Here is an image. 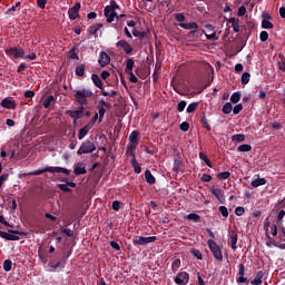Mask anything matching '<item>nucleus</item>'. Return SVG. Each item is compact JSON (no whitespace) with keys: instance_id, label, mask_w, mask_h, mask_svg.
Here are the masks:
<instances>
[{"instance_id":"nucleus-19","label":"nucleus","mask_w":285,"mask_h":285,"mask_svg":"<svg viewBox=\"0 0 285 285\" xmlns=\"http://www.w3.org/2000/svg\"><path fill=\"white\" fill-rule=\"evenodd\" d=\"M264 278V272L259 271L255 278L252 281V285H262V279Z\"/></svg>"},{"instance_id":"nucleus-39","label":"nucleus","mask_w":285,"mask_h":285,"mask_svg":"<svg viewBox=\"0 0 285 285\" xmlns=\"http://www.w3.org/2000/svg\"><path fill=\"white\" fill-rule=\"evenodd\" d=\"M3 269L9 273V271H12V261H4L3 263Z\"/></svg>"},{"instance_id":"nucleus-29","label":"nucleus","mask_w":285,"mask_h":285,"mask_svg":"<svg viewBox=\"0 0 285 285\" xmlns=\"http://www.w3.org/2000/svg\"><path fill=\"white\" fill-rule=\"evenodd\" d=\"M199 159L205 161L206 166L209 168H213V164H210V159H208V156H206L204 153H199Z\"/></svg>"},{"instance_id":"nucleus-4","label":"nucleus","mask_w":285,"mask_h":285,"mask_svg":"<svg viewBox=\"0 0 285 285\" xmlns=\"http://www.w3.org/2000/svg\"><path fill=\"white\" fill-rule=\"evenodd\" d=\"M95 150H97V146L95 145V142L91 140H85L80 145L77 155H90V153H95Z\"/></svg>"},{"instance_id":"nucleus-38","label":"nucleus","mask_w":285,"mask_h":285,"mask_svg":"<svg viewBox=\"0 0 285 285\" xmlns=\"http://www.w3.org/2000/svg\"><path fill=\"white\" fill-rule=\"evenodd\" d=\"M244 139H246V136H244V135H242V134H237V135L232 136V140H233V141H239V142H242V141H244Z\"/></svg>"},{"instance_id":"nucleus-49","label":"nucleus","mask_w":285,"mask_h":285,"mask_svg":"<svg viewBox=\"0 0 285 285\" xmlns=\"http://www.w3.org/2000/svg\"><path fill=\"white\" fill-rule=\"evenodd\" d=\"M244 213H246L244 207H236L235 215H237V217H242V215H244Z\"/></svg>"},{"instance_id":"nucleus-51","label":"nucleus","mask_w":285,"mask_h":285,"mask_svg":"<svg viewBox=\"0 0 285 285\" xmlns=\"http://www.w3.org/2000/svg\"><path fill=\"white\" fill-rule=\"evenodd\" d=\"M238 275L239 277L246 275V267L244 266V264H240L238 266Z\"/></svg>"},{"instance_id":"nucleus-26","label":"nucleus","mask_w":285,"mask_h":285,"mask_svg":"<svg viewBox=\"0 0 285 285\" xmlns=\"http://www.w3.org/2000/svg\"><path fill=\"white\" fill-rule=\"evenodd\" d=\"M230 248L232 250H237V234H232L230 236Z\"/></svg>"},{"instance_id":"nucleus-42","label":"nucleus","mask_w":285,"mask_h":285,"mask_svg":"<svg viewBox=\"0 0 285 285\" xmlns=\"http://www.w3.org/2000/svg\"><path fill=\"white\" fill-rule=\"evenodd\" d=\"M69 57H70V59L79 60V55L77 53L76 49H70Z\"/></svg>"},{"instance_id":"nucleus-12","label":"nucleus","mask_w":285,"mask_h":285,"mask_svg":"<svg viewBox=\"0 0 285 285\" xmlns=\"http://www.w3.org/2000/svg\"><path fill=\"white\" fill-rule=\"evenodd\" d=\"M116 46H117V48L124 49L126 55H130V52H132V46H130V43H128V41H126V40L118 41L116 43Z\"/></svg>"},{"instance_id":"nucleus-59","label":"nucleus","mask_w":285,"mask_h":285,"mask_svg":"<svg viewBox=\"0 0 285 285\" xmlns=\"http://www.w3.org/2000/svg\"><path fill=\"white\" fill-rule=\"evenodd\" d=\"M99 28H101L99 24L90 27V35H97Z\"/></svg>"},{"instance_id":"nucleus-27","label":"nucleus","mask_w":285,"mask_h":285,"mask_svg":"<svg viewBox=\"0 0 285 285\" xmlns=\"http://www.w3.org/2000/svg\"><path fill=\"white\" fill-rule=\"evenodd\" d=\"M223 112L224 115H230L233 112V105L230 102H226L223 106Z\"/></svg>"},{"instance_id":"nucleus-13","label":"nucleus","mask_w":285,"mask_h":285,"mask_svg":"<svg viewBox=\"0 0 285 285\" xmlns=\"http://www.w3.org/2000/svg\"><path fill=\"white\" fill-rule=\"evenodd\" d=\"M98 63H100V66L104 68V66H108V63H110V56H108V53L101 51L99 59H98Z\"/></svg>"},{"instance_id":"nucleus-5","label":"nucleus","mask_w":285,"mask_h":285,"mask_svg":"<svg viewBox=\"0 0 285 285\" xmlns=\"http://www.w3.org/2000/svg\"><path fill=\"white\" fill-rule=\"evenodd\" d=\"M209 249L213 253V256L215 257V259H217L218 262H222L224 259V255L222 254V249L219 248V246L217 245V243L213 239H209L207 242Z\"/></svg>"},{"instance_id":"nucleus-50","label":"nucleus","mask_w":285,"mask_h":285,"mask_svg":"<svg viewBox=\"0 0 285 285\" xmlns=\"http://www.w3.org/2000/svg\"><path fill=\"white\" fill-rule=\"evenodd\" d=\"M127 75H129V81H131V83H137V81H139V79L137 78V76H135L132 71Z\"/></svg>"},{"instance_id":"nucleus-6","label":"nucleus","mask_w":285,"mask_h":285,"mask_svg":"<svg viewBox=\"0 0 285 285\" xmlns=\"http://www.w3.org/2000/svg\"><path fill=\"white\" fill-rule=\"evenodd\" d=\"M189 279H190V275H188L187 272H180L175 277V284H177V285H186V284H188Z\"/></svg>"},{"instance_id":"nucleus-31","label":"nucleus","mask_w":285,"mask_h":285,"mask_svg":"<svg viewBox=\"0 0 285 285\" xmlns=\"http://www.w3.org/2000/svg\"><path fill=\"white\" fill-rule=\"evenodd\" d=\"M262 28H264L265 30H273V22L264 19L262 21Z\"/></svg>"},{"instance_id":"nucleus-17","label":"nucleus","mask_w":285,"mask_h":285,"mask_svg":"<svg viewBox=\"0 0 285 285\" xmlns=\"http://www.w3.org/2000/svg\"><path fill=\"white\" fill-rule=\"evenodd\" d=\"M75 175H86V164L78 163L73 169Z\"/></svg>"},{"instance_id":"nucleus-9","label":"nucleus","mask_w":285,"mask_h":285,"mask_svg":"<svg viewBox=\"0 0 285 285\" xmlns=\"http://www.w3.org/2000/svg\"><path fill=\"white\" fill-rule=\"evenodd\" d=\"M79 10H81V3L79 2L68 10L69 19L71 21H75V19L79 17Z\"/></svg>"},{"instance_id":"nucleus-60","label":"nucleus","mask_w":285,"mask_h":285,"mask_svg":"<svg viewBox=\"0 0 285 285\" xmlns=\"http://www.w3.org/2000/svg\"><path fill=\"white\" fill-rule=\"evenodd\" d=\"M121 208V203H119V200H115L112 203V209L114 210H119Z\"/></svg>"},{"instance_id":"nucleus-25","label":"nucleus","mask_w":285,"mask_h":285,"mask_svg":"<svg viewBox=\"0 0 285 285\" xmlns=\"http://www.w3.org/2000/svg\"><path fill=\"white\" fill-rule=\"evenodd\" d=\"M145 179L147 184H155V176L150 173V170L145 171Z\"/></svg>"},{"instance_id":"nucleus-43","label":"nucleus","mask_w":285,"mask_h":285,"mask_svg":"<svg viewBox=\"0 0 285 285\" xmlns=\"http://www.w3.org/2000/svg\"><path fill=\"white\" fill-rule=\"evenodd\" d=\"M187 218L190 220V222H199V219H200V217H199V215H197V214H188L187 215Z\"/></svg>"},{"instance_id":"nucleus-8","label":"nucleus","mask_w":285,"mask_h":285,"mask_svg":"<svg viewBox=\"0 0 285 285\" xmlns=\"http://www.w3.org/2000/svg\"><path fill=\"white\" fill-rule=\"evenodd\" d=\"M7 55L9 57H14V59H19L21 57H23V49L19 48V47H12L6 50Z\"/></svg>"},{"instance_id":"nucleus-35","label":"nucleus","mask_w":285,"mask_h":285,"mask_svg":"<svg viewBox=\"0 0 285 285\" xmlns=\"http://www.w3.org/2000/svg\"><path fill=\"white\" fill-rule=\"evenodd\" d=\"M249 81H250V73L244 72L242 75V83H243V86H246V83H248Z\"/></svg>"},{"instance_id":"nucleus-55","label":"nucleus","mask_w":285,"mask_h":285,"mask_svg":"<svg viewBox=\"0 0 285 285\" xmlns=\"http://www.w3.org/2000/svg\"><path fill=\"white\" fill-rule=\"evenodd\" d=\"M185 109H186V101L183 100L178 104V112H184Z\"/></svg>"},{"instance_id":"nucleus-62","label":"nucleus","mask_w":285,"mask_h":285,"mask_svg":"<svg viewBox=\"0 0 285 285\" xmlns=\"http://www.w3.org/2000/svg\"><path fill=\"white\" fill-rule=\"evenodd\" d=\"M8 177H9L8 174L0 176V188L1 186H3L4 181H8Z\"/></svg>"},{"instance_id":"nucleus-3","label":"nucleus","mask_w":285,"mask_h":285,"mask_svg":"<svg viewBox=\"0 0 285 285\" xmlns=\"http://www.w3.org/2000/svg\"><path fill=\"white\" fill-rule=\"evenodd\" d=\"M43 173H62L63 175H70V170L62 167H46L43 169L30 171L28 173V175L38 176V175H43Z\"/></svg>"},{"instance_id":"nucleus-32","label":"nucleus","mask_w":285,"mask_h":285,"mask_svg":"<svg viewBox=\"0 0 285 285\" xmlns=\"http://www.w3.org/2000/svg\"><path fill=\"white\" fill-rule=\"evenodd\" d=\"M132 167L135 173H137V175H139V173H141V167L139 166V164L137 163V159L134 157L131 160Z\"/></svg>"},{"instance_id":"nucleus-36","label":"nucleus","mask_w":285,"mask_h":285,"mask_svg":"<svg viewBox=\"0 0 285 285\" xmlns=\"http://www.w3.org/2000/svg\"><path fill=\"white\" fill-rule=\"evenodd\" d=\"M239 99H242V96L239 95V92H234L230 96L232 104H238Z\"/></svg>"},{"instance_id":"nucleus-22","label":"nucleus","mask_w":285,"mask_h":285,"mask_svg":"<svg viewBox=\"0 0 285 285\" xmlns=\"http://www.w3.org/2000/svg\"><path fill=\"white\" fill-rule=\"evenodd\" d=\"M132 68H135V60H132V58H129L126 61V69L125 72L128 75L129 72H132Z\"/></svg>"},{"instance_id":"nucleus-14","label":"nucleus","mask_w":285,"mask_h":285,"mask_svg":"<svg viewBox=\"0 0 285 285\" xmlns=\"http://www.w3.org/2000/svg\"><path fill=\"white\" fill-rule=\"evenodd\" d=\"M1 106H2V108H7L8 110H12L13 108H17V102H14V100H11L9 98H4L1 101Z\"/></svg>"},{"instance_id":"nucleus-37","label":"nucleus","mask_w":285,"mask_h":285,"mask_svg":"<svg viewBox=\"0 0 285 285\" xmlns=\"http://www.w3.org/2000/svg\"><path fill=\"white\" fill-rule=\"evenodd\" d=\"M181 160H175L174 161V167H173V170L175 171V173H179V170H181Z\"/></svg>"},{"instance_id":"nucleus-21","label":"nucleus","mask_w":285,"mask_h":285,"mask_svg":"<svg viewBox=\"0 0 285 285\" xmlns=\"http://www.w3.org/2000/svg\"><path fill=\"white\" fill-rule=\"evenodd\" d=\"M253 188H259V186H266L265 178H256L252 181Z\"/></svg>"},{"instance_id":"nucleus-1","label":"nucleus","mask_w":285,"mask_h":285,"mask_svg":"<svg viewBox=\"0 0 285 285\" xmlns=\"http://www.w3.org/2000/svg\"><path fill=\"white\" fill-rule=\"evenodd\" d=\"M73 97H75V101L76 104H78V106H88L90 99H92V95L94 92L88 89V88H80V89H76L73 91Z\"/></svg>"},{"instance_id":"nucleus-48","label":"nucleus","mask_w":285,"mask_h":285,"mask_svg":"<svg viewBox=\"0 0 285 285\" xmlns=\"http://www.w3.org/2000/svg\"><path fill=\"white\" fill-rule=\"evenodd\" d=\"M58 188L62 190L63 193H70V187H68L67 184H59Z\"/></svg>"},{"instance_id":"nucleus-24","label":"nucleus","mask_w":285,"mask_h":285,"mask_svg":"<svg viewBox=\"0 0 285 285\" xmlns=\"http://www.w3.org/2000/svg\"><path fill=\"white\" fill-rule=\"evenodd\" d=\"M91 81L95 83L97 88H102L104 82H101V78H99L97 75L91 76Z\"/></svg>"},{"instance_id":"nucleus-7","label":"nucleus","mask_w":285,"mask_h":285,"mask_svg":"<svg viewBox=\"0 0 285 285\" xmlns=\"http://www.w3.org/2000/svg\"><path fill=\"white\" fill-rule=\"evenodd\" d=\"M156 240H157V237L155 236H149V237L139 236L134 240V243L137 244L138 246H146V244H153V242H156Z\"/></svg>"},{"instance_id":"nucleus-52","label":"nucleus","mask_w":285,"mask_h":285,"mask_svg":"<svg viewBox=\"0 0 285 285\" xmlns=\"http://www.w3.org/2000/svg\"><path fill=\"white\" fill-rule=\"evenodd\" d=\"M219 213L223 215V217H228V208H226V206H220Z\"/></svg>"},{"instance_id":"nucleus-40","label":"nucleus","mask_w":285,"mask_h":285,"mask_svg":"<svg viewBox=\"0 0 285 285\" xmlns=\"http://www.w3.org/2000/svg\"><path fill=\"white\" fill-rule=\"evenodd\" d=\"M197 106H198L197 102H193V104L188 105L186 112H188V114L195 112V110H197Z\"/></svg>"},{"instance_id":"nucleus-64","label":"nucleus","mask_w":285,"mask_h":285,"mask_svg":"<svg viewBox=\"0 0 285 285\" xmlns=\"http://www.w3.org/2000/svg\"><path fill=\"white\" fill-rule=\"evenodd\" d=\"M200 179L202 181H210L213 177L208 174H204Z\"/></svg>"},{"instance_id":"nucleus-34","label":"nucleus","mask_w":285,"mask_h":285,"mask_svg":"<svg viewBox=\"0 0 285 285\" xmlns=\"http://www.w3.org/2000/svg\"><path fill=\"white\" fill-rule=\"evenodd\" d=\"M253 147H250V145H240L238 146V151L239 153H250Z\"/></svg>"},{"instance_id":"nucleus-11","label":"nucleus","mask_w":285,"mask_h":285,"mask_svg":"<svg viewBox=\"0 0 285 285\" xmlns=\"http://www.w3.org/2000/svg\"><path fill=\"white\" fill-rule=\"evenodd\" d=\"M85 110L86 109L80 106L77 110H68L67 115H69V117H72V119H81V115H83Z\"/></svg>"},{"instance_id":"nucleus-30","label":"nucleus","mask_w":285,"mask_h":285,"mask_svg":"<svg viewBox=\"0 0 285 285\" xmlns=\"http://www.w3.org/2000/svg\"><path fill=\"white\" fill-rule=\"evenodd\" d=\"M180 267H181V261L175 259L171 264V268H173L174 273H177Z\"/></svg>"},{"instance_id":"nucleus-47","label":"nucleus","mask_w":285,"mask_h":285,"mask_svg":"<svg viewBox=\"0 0 285 285\" xmlns=\"http://www.w3.org/2000/svg\"><path fill=\"white\" fill-rule=\"evenodd\" d=\"M175 19H176V21H179L180 23L186 21V17L184 16V13H176Z\"/></svg>"},{"instance_id":"nucleus-18","label":"nucleus","mask_w":285,"mask_h":285,"mask_svg":"<svg viewBox=\"0 0 285 285\" xmlns=\"http://www.w3.org/2000/svg\"><path fill=\"white\" fill-rule=\"evenodd\" d=\"M92 127L90 125H86L85 127L80 128L79 134H78V139H83V137H86V135H88V132H90V129Z\"/></svg>"},{"instance_id":"nucleus-53","label":"nucleus","mask_w":285,"mask_h":285,"mask_svg":"<svg viewBox=\"0 0 285 285\" xmlns=\"http://www.w3.org/2000/svg\"><path fill=\"white\" fill-rule=\"evenodd\" d=\"M228 177H230V173L229 171H223L218 174V178L219 179H228Z\"/></svg>"},{"instance_id":"nucleus-41","label":"nucleus","mask_w":285,"mask_h":285,"mask_svg":"<svg viewBox=\"0 0 285 285\" xmlns=\"http://www.w3.org/2000/svg\"><path fill=\"white\" fill-rule=\"evenodd\" d=\"M98 115H99L98 121H99V124H101V121H104V116L106 115V108L99 107Z\"/></svg>"},{"instance_id":"nucleus-15","label":"nucleus","mask_w":285,"mask_h":285,"mask_svg":"<svg viewBox=\"0 0 285 285\" xmlns=\"http://www.w3.org/2000/svg\"><path fill=\"white\" fill-rule=\"evenodd\" d=\"M179 27L184 28V30H194V32H197V29L199 28L197 22H188V23L180 22Z\"/></svg>"},{"instance_id":"nucleus-56","label":"nucleus","mask_w":285,"mask_h":285,"mask_svg":"<svg viewBox=\"0 0 285 285\" xmlns=\"http://www.w3.org/2000/svg\"><path fill=\"white\" fill-rule=\"evenodd\" d=\"M190 128V125H188V122H181L180 124V130H183V132H187V130Z\"/></svg>"},{"instance_id":"nucleus-20","label":"nucleus","mask_w":285,"mask_h":285,"mask_svg":"<svg viewBox=\"0 0 285 285\" xmlns=\"http://www.w3.org/2000/svg\"><path fill=\"white\" fill-rule=\"evenodd\" d=\"M137 137H139V132H137V131H132L129 135V140L131 142V148H137Z\"/></svg>"},{"instance_id":"nucleus-2","label":"nucleus","mask_w":285,"mask_h":285,"mask_svg":"<svg viewBox=\"0 0 285 285\" xmlns=\"http://www.w3.org/2000/svg\"><path fill=\"white\" fill-rule=\"evenodd\" d=\"M119 4L115 0L109 2V6L105 8V17L108 23H112L115 19H119Z\"/></svg>"},{"instance_id":"nucleus-58","label":"nucleus","mask_w":285,"mask_h":285,"mask_svg":"<svg viewBox=\"0 0 285 285\" xmlns=\"http://www.w3.org/2000/svg\"><path fill=\"white\" fill-rule=\"evenodd\" d=\"M194 257H196V259H202V252L197 250V249H193L191 250Z\"/></svg>"},{"instance_id":"nucleus-57","label":"nucleus","mask_w":285,"mask_h":285,"mask_svg":"<svg viewBox=\"0 0 285 285\" xmlns=\"http://www.w3.org/2000/svg\"><path fill=\"white\" fill-rule=\"evenodd\" d=\"M259 37L261 41H268V32L262 31Z\"/></svg>"},{"instance_id":"nucleus-28","label":"nucleus","mask_w":285,"mask_h":285,"mask_svg":"<svg viewBox=\"0 0 285 285\" xmlns=\"http://www.w3.org/2000/svg\"><path fill=\"white\" fill-rule=\"evenodd\" d=\"M86 72V65H79L77 68H76V75L78 77H83Z\"/></svg>"},{"instance_id":"nucleus-46","label":"nucleus","mask_w":285,"mask_h":285,"mask_svg":"<svg viewBox=\"0 0 285 285\" xmlns=\"http://www.w3.org/2000/svg\"><path fill=\"white\" fill-rule=\"evenodd\" d=\"M205 37H206V39H208V41H217V39H219L217 37V33H215V32L212 35L206 33Z\"/></svg>"},{"instance_id":"nucleus-23","label":"nucleus","mask_w":285,"mask_h":285,"mask_svg":"<svg viewBox=\"0 0 285 285\" xmlns=\"http://www.w3.org/2000/svg\"><path fill=\"white\" fill-rule=\"evenodd\" d=\"M228 23H230L232 28L234 29V32H239V20L230 18L228 20Z\"/></svg>"},{"instance_id":"nucleus-63","label":"nucleus","mask_w":285,"mask_h":285,"mask_svg":"<svg viewBox=\"0 0 285 285\" xmlns=\"http://www.w3.org/2000/svg\"><path fill=\"white\" fill-rule=\"evenodd\" d=\"M24 97H27V99H32V97H35V91L32 90H27L24 92Z\"/></svg>"},{"instance_id":"nucleus-54","label":"nucleus","mask_w":285,"mask_h":285,"mask_svg":"<svg viewBox=\"0 0 285 285\" xmlns=\"http://www.w3.org/2000/svg\"><path fill=\"white\" fill-rule=\"evenodd\" d=\"M46 3H48V0H37L38 8L41 10L46 8Z\"/></svg>"},{"instance_id":"nucleus-61","label":"nucleus","mask_w":285,"mask_h":285,"mask_svg":"<svg viewBox=\"0 0 285 285\" xmlns=\"http://www.w3.org/2000/svg\"><path fill=\"white\" fill-rule=\"evenodd\" d=\"M246 14V7L242 6L238 8V17H244Z\"/></svg>"},{"instance_id":"nucleus-45","label":"nucleus","mask_w":285,"mask_h":285,"mask_svg":"<svg viewBox=\"0 0 285 285\" xmlns=\"http://www.w3.org/2000/svg\"><path fill=\"white\" fill-rule=\"evenodd\" d=\"M243 109H244V106H242V104H238V105H236V106L233 108V112H234V115H239Z\"/></svg>"},{"instance_id":"nucleus-10","label":"nucleus","mask_w":285,"mask_h":285,"mask_svg":"<svg viewBox=\"0 0 285 285\" xmlns=\"http://www.w3.org/2000/svg\"><path fill=\"white\" fill-rule=\"evenodd\" d=\"M209 193H212V195H214V197H216L218 202H222V199H224V191L217 186H212L209 188Z\"/></svg>"},{"instance_id":"nucleus-16","label":"nucleus","mask_w":285,"mask_h":285,"mask_svg":"<svg viewBox=\"0 0 285 285\" xmlns=\"http://www.w3.org/2000/svg\"><path fill=\"white\" fill-rule=\"evenodd\" d=\"M0 237H2L3 239H8L9 242L19 240V236L6 232H0Z\"/></svg>"},{"instance_id":"nucleus-44","label":"nucleus","mask_w":285,"mask_h":285,"mask_svg":"<svg viewBox=\"0 0 285 285\" xmlns=\"http://www.w3.org/2000/svg\"><path fill=\"white\" fill-rule=\"evenodd\" d=\"M60 233H63L67 237H72V229L70 228L61 227Z\"/></svg>"},{"instance_id":"nucleus-33","label":"nucleus","mask_w":285,"mask_h":285,"mask_svg":"<svg viewBox=\"0 0 285 285\" xmlns=\"http://www.w3.org/2000/svg\"><path fill=\"white\" fill-rule=\"evenodd\" d=\"M52 101H55V96H48L43 101L45 108H50Z\"/></svg>"}]
</instances>
